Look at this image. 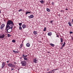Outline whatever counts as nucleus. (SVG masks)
Instances as JSON below:
<instances>
[{
    "label": "nucleus",
    "mask_w": 73,
    "mask_h": 73,
    "mask_svg": "<svg viewBox=\"0 0 73 73\" xmlns=\"http://www.w3.org/2000/svg\"><path fill=\"white\" fill-rule=\"evenodd\" d=\"M14 25L13 22L11 20H8L7 21L5 28L6 31H8V30L9 29L11 28V27Z\"/></svg>",
    "instance_id": "f257e3e1"
},
{
    "label": "nucleus",
    "mask_w": 73,
    "mask_h": 73,
    "mask_svg": "<svg viewBox=\"0 0 73 73\" xmlns=\"http://www.w3.org/2000/svg\"><path fill=\"white\" fill-rule=\"evenodd\" d=\"M8 65L9 67H13V68H16V66L12 63H9L8 64Z\"/></svg>",
    "instance_id": "f03ea898"
},
{
    "label": "nucleus",
    "mask_w": 73,
    "mask_h": 73,
    "mask_svg": "<svg viewBox=\"0 0 73 73\" xmlns=\"http://www.w3.org/2000/svg\"><path fill=\"white\" fill-rule=\"evenodd\" d=\"M21 64L22 66H25L27 65V62L25 60H24L21 62Z\"/></svg>",
    "instance_id": "7ed1b4c3"
},
{
    "label": "nucleus",
    "mask_w": 73,
    "mask_h": 73,
    "mask_svg": "<svg viewBox=\"0 0 73 73\" xmlns=\"http://www.w3.org/2000/svg\"><path fill=\"white\" fill-rule=\"evenodd\" d=\"M13 26H14V25L13 26H11V28L7 30V32L8 33H10V32H11L12 31V28H13Z\"/></svg>",
    "instance_id": "20e7f679"
},
{
    "label": "nucleus",
    "mask_w": 73,
    "mask_h": 73,
    "mask_svg": "<svg viewBox=\"0 0 73 73\" xmlns=\"http://www.w3.org/2000/svg\"><path fill=\"white\" fill-rule=\"evenodd\" d=\"M33 62L34 63H35V64H37L38 62V59L37 58H34L33 59Z\"/></svg>",
    "instance_id": "39448f33"
},
{
    "label": "nucleus",
    "mask_w": 73,
    "mask_h": 73,
    "mask_svg": "<svg viewBox=\"0 0 73 73\" xmlns=\"http://www.w3.org/2000/svg\"><path fill=\"white\" fill-rule=\"evenodd\" d=\"M5 27V24H3L0 27V29H3V28H4V27Z\"/></svg>",
    "instance_id": "423d86ee"
},
{
    "label": "nucleus",
    "mask_w": 73,
    "mask_h": 73,
    "mask_svg": "<svg viewBox=\"0 0 73 73\" xmlns=\"http://www.w3.org/2000/svg\"><path fill=\"white\" fill-rule=\"evenodd\" d=\"M4 37H5V35L4 34H3L2 35H0V38H4Z\"/></svg>",
    "instance_id": "0eeeda50"
},
{
    "label": "nucleus",
    "mask_w": 73,
    "mask_h": 73,
    "mask_svg": "<svg viewBox=\"0 0 73 73\" xmlns=\"http://www.w3.org/2000/svg\"><path fill=\"white\" fill-rule=\"evenodd\" d=\"M22 27L23 28V29H25V28H26L27 26H26V25L25 24H23L22 25Z\"/></svg>",
    "instance_id": "6e6552de"
},
{
    "label": "nucleus",
    "mask_w": 73,
    "mask_h": 73,
    "mask_svg": "<svg viewBox=\"0 0 73 73\" xmlns=\"http://www.w3.org/2000/svg\"><path fill=\"white\" fill-rule=\"evenodd\" d=\"M5 62H3L2 64V66L1 67V68H3L4 66H5Z\"/></svg>",
    "instance_id": "1a4fd4ad"
},
{
    "label": "nucleus",
    "mask_w": 73,
    "mask_h": 73,
    "mask_svg": "<svg viewBox=\"0 0 73 73\" xmlns=\"http://www.w3.org/2000/svg\"><path fill=\"white\" fill-rule=\"evenodd\" d=\"M13 53H17V54L19 53V51H15V50H13Z\"/></svg>",
    "instance_id": "9d476101"
},
{
    "label": "nucleus",
    "mask_w": 73,
    "mask_h": 73,
    "mask_svg": "<svg viewBox=\"0 0 73 73\" xmlns=\"http://www.w3.org/2000/svg\"><path fill=\"white\" fill-rule=\"evenodd\" d=\"M33 33L34 35H38V34L37 33V31H33Z\"/></svg>",
    "instance_id": "9b49d317"
},
{
    "label": "nucleus",
    "mask_w": 73,
    "mask_h": 73,
    "mask_svg": "<svg viewBox=\"0 0 73 73\" xmlns=\"http://www.w3.org/2000/svg\"><path fill=\"white\" fill-rule=\"evenodd\" d=\"M52 32H50L48 33V36H50L51 35H52Z\"/></svg>",
    "instance_id": "f8f14e48"
},
{
    "label": "nucleus",
    "mask_w": 73,
    "mask_h": 73,
    "mask_svg": "<svg viewBox=\"0 0 73 73\" xmlns=\"http://www.w3.org/2000/svg\"><path fill=\"white\" fill-rule=\"evenodd\" d=\"M68 24L70 27H71L72 26V23L70 22H68Z\"/></svg>",
    "instance_id": "ddd939ff"
},
{
    "label": "nucleus",
    "mask_w": 73,
    "mask_h": 73,
    "mask_svg": "<svg viewBox=\"0 0 73 73\" xmlns=\"http://www.w3.org/2000/svg\"><path fill=\"white\" fill-rule=\"evenodd\" d=\"M26 46L27 47H29L30 46V44L29 43H27L26 44Z\"/></svg>",
    "instance_id": "4468645a"
},
{
    "label": "nucleus",
    "mask_w": 73,
    "mask_h": 73,
    "mask_svg": "<svg viewBox=\"0 0 73 73\" xmlns=\"http://www.w3.org/2000/svg\"><path fill=\"white\" fill-rule=\"evenodd\" d=\"M39 1H40V3H41V4H44V1L43 0H42Z\"/></svg>",
    "instance_id": "2eb2a0df"
},
{
    "label": "nucleus",
    "mask_w": 73,
    "mask_h": 73,
    "mask_svg": "<svg viewBox=\"0 0 73 73\" xmlns=\"http://www.w3.org/2000/svg\"><path fill=\"white\" fill-rule=\"evenodd\" d=\"M50 45H51V46H52V47H54V44L52 43H50Z\"/></svg>",
    "instance_id": "dca6fc26"
},
{
    "label": "nucleus",
    "mask_w": 73,
    "mask_h": 73,
    "mask_svg": "<svg viewBox=\"0 0 73 73\" xmlns=\"http://www.w3.org/2000/svg\"><path fill=\"white\" fill-rule=\"evenodd\" d=\"M24 60H25V61H27V60H28L27 58H26V57H24Z\"/></svg>",
    "instance_id": "f3484780"
},
{
    "label": "nucleus",
    "mask_w": 73,
    "mask_h": 73,
    "mask_svg": "<svg viewBox=\"0 0 73 73\" xmlns=\"http://www.w3.org/2000/svg\"><path fill=\"white\" fill-rule=\"evenodd\" d=\"M46 10L47 12H50V9L48 8L46 9Z\"/></svg>",
    "instance_id": "a211bd4d"
},
{
    "label": "nucleus",
    "mask_w": 73,
    "mask_h": 73,
    "mask_svg": "<svg viewBox=\"0 0 73 73\" xmlns=\"http://www.w3.org/2000/svg\"><path fill=\"white\" fill-rule=\"evenodd\" d=\"M34 16L33 15H30V18H31V19H32L33 17Z\"/></svg>",
    "instance_id": "6ab92c4d"
},
{
    "label": "nucleus",
    "mask_w": 73,
    "mask_h": 73,
    "mask_svg": "<svg viewBox=\"0 0 73 73\" xmlns=\"http://www.w3.org/2000/svg\"><path fill=\"white\" fill-rule=\"evenodd\" d=\"M65 44H66V43H65V42H64L62 46V47H64L65 46Z\"/></svg>",
    "instance_id": "aec40b11"
},
{
    "label": "nucleus",
    "mask_w": 73,
    "mask_h": 73,
    "mask_svg": "<svg viewBox=\"0 0 73 73\" xmlns=\"http://www.w3.org/2000/svg\"><path fill=\"white\" fill-rule=\"evenodd\" d=\"M28 13H31V12L29 11H27L26 13V15H27Z\"/></svg>",
    "instance_id": "412c9836"
},
{
    "label": "nucleus",
    "mask_w": 73,
    "mask_h": 73,
    "mask_svg": "<svg viewBox=\"0 0 73 73\" xmlns=\"http://www.w3.org/2000/svg\"><path fill=\"white\" fill-rule=\"evenodd\" d=\"M12 36L11 35H10V34H7V36L8 37H11V36Z\"/></svg>",
    "instance_id": "4be33fe9"
},
{
    "label": "nucleus",
    "mask_w": 73,
    "mask_h": 73,
    "mask_svg": "<svg viewBox=\"0 0 73 73\" xmlns=\"http://www.w3.org/2000/svg\"><path fill=\"white\" fill-rule=\"evenodd\" d=\"M60 40H61V42H63V38H61Z\"/></svg>",
    "instance_id": "5701e85b"
},
{
    "label": "nucleus",
    "mask_w": 73,
    "mask_h": 73,
    "mask_svg": "<svg viewBox=\"0 0 73 73\" xmlns=\"http://www.w3.org/2000/svg\"><path fill=\"white\" fill-rule=\"evenodd\" d=\"M19 30H21V31L22 30V27H21L20 26L19 27Z\"/></svg>",
    "instance_id": "b1692460"
},
{
    "label": "nucleus",
    "mask_w": 73,
    "mask_h": 73,
    "mask_svg": "<svg viewBox=\"0 0 73 73\" xmlns=\"http://www.w3.org/2000/svg\"><path fill=\"white\" fill-rule=\"evenodd\" d=\"M12 42H14V43H15V42H16V40H12Z\"/></svg>",
    "instance_id": "393cba45"
},
{
    "label": "nucleus",
    "mask_w": 73,
    "mask_h": 73,
    "mask_svg": "<svg viewBox=\"0 0 73 73\" xmlns=\"http://www.w3.org/2000/svg\"><path fill=\"white\" fill-rule=\"evenodd\" d=\"M23 44H21L20 46V48H22V47H23Z\"/></svg>",
    "instance_id": "a878e982"
},
{
    "label": "nucleus",
    "mask_w": 73,
    "mask_h": 73,
    "mask_svg": "<svg viewBox=\"0 0 73 73\" xmlns=\"http://www.w3.org/2000/svg\"><path fill=\"white\" fill-rule=\"evenodd\" d=\"M46 27H44V29L43 30L44 31H46Z\"/></svg>",
    "instance_id": "bb28decb"
},
{
    "label": "nucleus",
    "mask_w": 73,
    "mask_h": 73,
    "mask_svg": "<svg viewBox=\"0 0 73 73\" xmlns=\"http://www.w3.org/2000/svg\"><path fill=\"white\" fill-rule=\"evenodd\" d=\"M19 26H21V25H22V23H19Z\"/></svg>",
    "instance_id": "cd10ccee"
},
{
    "label": "nucleus",
    "mask_w": 73,
    "mask_h": 73,
    "mask_svg": "<svg viewBox=\"0 0 73 73\" xmlns=\"http://www.w3.org/2000/svg\"><path fill=\"white\" fill-rule=\"evenodd\" d=\"M19 12H21V11H22V9H20L19 11Z\"/></svg>",
    "instance_id": "c85d7f7f"
},
{
    "label": "nucleus",
    "mask_w": 73,
    "mask_h": 73,
    "mask_svg": "<svg viewBox=\"0 0 73 73\" xmlns=\"http://www.w3.org/2000/svg\"><path fill=\"white\" fill-rule=\"evenodd\" d=\"M15 69L13 68H11V70H14Z\"/></svg>",
    "instance_id": "c756f323"
},
{
    "label": "nucleus",
    "mask_w": 73,
    "mask_h": 73,
    "mask_svg": "<svg viewBox=\"0 0 73 73\" xmlns=\"http://www.w3.org/2000/svg\"><path fill=\"white\" fill-rule=\"evenodd\" d=\"M49 70H50L49 68H47V69L46 71H48H48H49Z\"/></svg>",
    "instance_id": "7c9ffc66"
},
{
    "label": "nucleus",
    "mask_w": 73,
    "mask_h": 73,
    "mask_svg": "<svg viewBox=\"0 0 73 73\" xmlns=\"http://www.w3.org/2000/svg\"><path fill=\"white\" fill-rule=\"evenodd\" d=\"M52 4V5H54V2H52V3H51Z\"/></svg>",
    "instance_id": "2f4dec72"
},
{
    "label": "nucleus",
    "mask_w": 73,
    "mask_h": 73,
    "mask_svg": "<svg viewBox=\"0 0 73 73\" xmlns=\"http://www.w3.org/2000/svg\"><path fill=\"white\" fill-rule=\"evenodd\" d=\"M70 34H73V32H72V31L70 32Z\"/></svg>",
    "instance_id": "473e14b6"
},
{
    "label": "nucleus",
    "mask_w": 73,
    "mask_h": 73,
    "mask_svg": "<svg viewBox=\"0 0 73 73\" xmlns=\"http://www.w3.org/2000/svg\"><path fill=\"white\" fill-rule=\"evenodd\" d=\"M56 35L57 37L59 38V35L58 34H56Z\"/></svg>",
    "instance_id": "72a5a7b5"
},
{
    "label": "nucleus",
    "mask_w": 73,
    "mask_h": 73,
    "mask_svg": "<svg viewBox=\"0 0 73 73\" xmlns=\"http://www.w3.org/2000/svg\"><path fill=\"white\" fill-rule=\"evenodd\" d=\"M25 55L24 54H23L22 57H25Z\"/></svg>",
    "instance_id": "f704fd0d"
},
{
    "label": "nucleus",
    "mask_w": 73,
    "mask_h": 73,
    "mask_svg": "<svg viewBox=\"0 0 73 73\" xmlns=\"http://www.w3.org/2000/svg\"><path fill=\"white\" fill-rule=\"evenodd\" d=\"M60 12H64V11H63V10H61L60 11Z\"/></svg>",
    "instance_id": "c9c22d12"
},
{
    "label": "nucleus",
    "mask_w": 73,
    "mask_h": 73,
    "mask_svg": "<svg viewBox=\"0 0 73 73\" xmlns=\"http://www.w3.org/2000/svg\"><path fill=\"white\" fill-rule=\"evenodd\" d=\"M53 21H50V23H52V22H53Z\"/></svg>",
    "instance_id": "e433bc0d"
},
{
    "label": "nucleus",
    "mask_w": 73,
    "mask_h": 73,
    "mask_svg": "<svg viewBox=\"0 0 73 73\" xmlns=\"http://www.w3.org/2000/svg\"><path fill=\"white\" fill-rule=\"evenodd\" d=\"M14 64H15V65L16 64V62H14Z\"/></svg>",
    "instance_id": "4c0bfd02"
},
{
    "label": "nucleus",
    "mask_w": 73,
    "mask_h": 73,
    "mask_svg": "<svg viewBox=\"0 0 73 73\" xmlns=\"http://www.w3.org/2000/svg\"><path fill=\"white\" fill-rule=\"evenodd\" d=\"M51 71V70H50V72H48V73H52V71Z\"/></svg>",
    "instance_id": "58836bf2"
},
{
    "label": "nucleus",
    "mask_w": 73,
    "mask_h": 73,
    "mask_svg": "<svg viewBox=\"0 0 73 73\" xmlns=\"http://www.w3.org/2000/svg\"><path fill=\"white\" fill-rule=\"evenodd\" d=\"M72 23H73V19H72Z\"/></svg>",
    "instance_id": "ea45409f"
},
{
    "label": "nucleus",
    "mask_w": 73,
    "mask_h": 73,
    "mask_svg": "<svg viewBox=\"0 0 73 73\" xmlns=\"http://www.w3.org/2000/svg\"><path fill=\"white\" fill-rule=\"evenodd\" d=\"M54 70H57V69H54Z\"/></svg>",
    "instance_id": "a19ab883"
},
{
    "label": "nucleus",
    "mask_w": 73,
    "mask_h": 73,
    "mask_svg": "<svg viewBox=\"0 0 73 73\" xmlns=\"http://www.w3.org/2000/svg\"><path fill=\"white\" fill-rule=\"evenodd\" d=\"M54 69H53V70H51V71H52V72H53V71H54Z\"/></svg>",
    "instance_id": "79ce46f5"
},
{
    "label": "nucleus",
    "mask_w": 73,
    "mask_h": 73,
    "mask_svg": "<svg viewBox=\"0 0 73 73\" xmlns=\"http://www.w3.org/2000/svg\"><path fill=\"white\" fill-rule=\"evenodd\" d=\"M27 57V55L25 56V57Z\"/></svg>",
    "instance_id": "37998d69"
},
{
    "label": "nucleus",
    "mask_w": 73,
    "mask_h": 73,
    "mask_svg": "<svg viewBox=\"0 0 73 73\" xmlns=\"http://www.w3.org/2000/svg\"><path fill=\"white\" fill-rule=\"evenodd\" d=\"M7 63H8V62H9V60H8L7 61Z\"/></svg>",
    "instance_id": "c03bdc74"
},
{
    "label": "nucleus",
    "mask_w": 73,
    "mask_h": 73,
    "mask_svg": "<svg viewBox=\"0 0 73 73\" xmlns=\"http://www.w3.org/2000/svg\"><path fill=\"white\" fill-rule=\"evenodd\" d=\"M20 59H22V57H20Z\"/></svg>",
    "instance_id": "a18cd8bd"
},
{
    "label": "nucleus",
    "mask_w": 73,
    "mask_h": 73,
    "mask_svg": "<svg viewBox=\"0 0 73 73\" xmlns=\"http://www.w3.org/2000/svg\"><path fill=\"white\" fill-rule=\"evenodd\" d=\"M47 53H50V52H47Z\"/></svg>",
    "instance_id": "49530a36"
},
{
    "label": "nucleus",
    "mask_w": 73,
    "mask_h": 73,
    "mask_svg": "<svg viewBox=\"0 0 73 73\" xmlns=\"http://www.w3.org/2000/svg\"><path fill=\"white\" fill-rule=\"evenodd\" d=\"M62 48H63L62 47H61V48L60 49H62Z\"/></svg>",
    "instance_id": "de8ad7c7"
},
{
    "label": "nucleus",
    "mask_w": 73,
    "mask_h": 73,
    "mask_svg": "<svg viewBox=\"0 0 73 73\" xmlns=\"http://www.w3.org/2000/svg\"><path fill=\"white\" fill-rule=\"evenodd\" d=\"M65 10H68V9H65Z\"/></svg>",
    "instance_id": "09e8293b"
},
{
    "label": "nucleus",
    "mask_w": 73,
    "mask_h": 73,
    "mask_svg": "<svg viewBox=\"0 0 73 73\" xmlns=\"http://www.w3.org/2000/svg\"><path fill=\"white\" fill-rule=\"evenodd\" d=\"M0 13H1V11H0Z\"/></svg>",
    "instance_id": "8fccbe9b"
},
{
    "label": "nucleus",
    "mask_w": 73,
    "mask_h": 73,
    "mask_svg": "<svg viewBox=\"0 0 73 73\" xmlns=\"http://www.w3.org/2000/svg\"><path fill=\"white\" fill-rule=\"evenodd\" d=\"M28 17H30V16H29Z\"/></svg>",
    "instance_id": "3c124183"
},
{
    "label": "nucleus",
    "mask_w": 73,
    "mask_h": 73,
    "mask_svg": "<svg viewBox=\"0 0 73 73\" xmlns=\"http://www.w3.org/2000/svg\"><path fill=\"white\" fill-rule=\"evenodd\" d=\"M63 43H62V44Z\"/></svg>",
    "instance_id": "603ef678"
}]
</instances>
